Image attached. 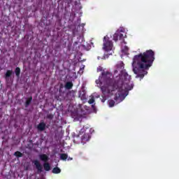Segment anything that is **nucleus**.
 Segmentation results:
<instances>
[{
  "label": "nucleus",
  "instance_id": "22",
  "mask_svg": "<svg viewBox=\"0 0 179 179\" xmlns=\"http://www.w3.org/2000/svg\"><path fill=\"white\" fill-rule=\"evenodd\" d=\"M118 37H119V40H124V34L118 32Z\"/></svg>",
  "mask_w": 179,
  "mask_h": 179
},
{
  "label": "nucleus",
  "instance_id": "19",
  "mask_svg": "<svg viewBox=\"0 0 179 179\" xmlns=\"http://www.w3.org/2000/svg\"><path fill=\"white\" fill-rule=\"evenodd\" d=\"M113 40L115 41H118V40H120L119 39V36H118V33L114 34V35H113Z\"/></svg>",
  "mask_w": 179,
  "mask_h": 179
},
{
  "label": "nucleus",
  "instance_id": "12",
  "mask_svg": "<svg viewBox=\"0 0 179 179\" xmlns=\"http://www.w3.org/2000/svg\"><path fill=\"white\" fill-rule=\"evenodd\" d=\"M40 159L41 160H42V162H48V156H47V155L45 154H43L40 155Z\"/></svg>",
  "mask_w": 179,
  "mask_h": 179
},
{
  "label": "nucleus",
  "instance_id": "2",
  "mask_svg": "<svg viewBox=\"0 0 179 179\" xmlns=\"http://www.w3.org/2000/svg\"><path fill=\"white\" fill-rule=\"evenodd\" d=\"M155 62V52L152 50H146L134 57L133 72L137 75L136 78L143 79L145 75H148V71L153 65Z\"/></svg>",
  "mask_w": 179,
  "mask_h": 179
},
{
  "label": "nucleus",
  "instance_id": "13",
  "mask_svg": "<svg viewBox=\"0 0 179 179\" xmlns=\"http://www.w3.org/2000/svg\"><path fill=\"white\" fill-rule=\"evenodd\" d=\"M52 173H53V174H59V173H61V169L59 167H55L52 169Z\"/></svg>",
  "mask_w": 179,
  "mask_h": 179
},
{
  "label": "nucleus",
  "instance_id": "6",
  "mask_svg": "<svg viewBox=\"0 0 179 179\" xmlns=\"http://www.w3.org/2000/svg\"><path fill=\"white\" fill-rule=\"evenodd\" d=\"M47 125L44 122H40L37 126L38 131H40L41 132H43V131H45V127Z\"/></svg>",
  "mask_w": 179,
  "mask_h": 179
},
{
  "label": "nucleus",
  "instance_id": "9",
  "mask_svg": "<svg viewBox=\"0 0 179 179\" xmlns=\"http://www.w3.org/2000/svg\"><path fill=\"white\" fill-rule=\"evenodd\" d=\"M65 89H67L68 90H71L72 87H73V83L72 82H67L64 85Z\"/></svg>",
  "mask_w": 179,
  "mask_h": 179
},
{
  "label": "nucleus",
  "instance_id": "5",
  "mask_svg": "<svg viewBox=\"0 0 179 179\" xmlns=\"http://www.w3.org/2000/svg\"><path fill=\"white\" fill-rule=\"evenodd\" d=\"M90 138H92V136H90V134L85 133L81 136V143L85 145V143L89 142L90 141Z\"/></svg>",
  "mask_w": 179,
  "mask_h": 179
},
{
  "label": "nucleus",
  "instance_id": "21",
  "mask_svg": "<svg viewBox=\"0 0 179 179\" xmlns=\"http://www.w3.org/2000/svg\"><path fill=\"white\" fill-rule=\"evenodd\" d=\"M46 118H48V120H52V118H54V115H52V114H48L46 115Z\"/></svg>",
  "mask_w": 179,
  "mask_h": 179
},
{
  "label": "nucleus",
  "instance_id": "16",
  "mask_svg": "<svg viewBox=\"0 0 179 179\" xmlns=\"http://www.w3.org/2000/svg\"><path fill=\"white\" fill-rule=\"evenodd\" d=\"M60 159L61 160H66L68 159V155L65 153L61 154Z\"/></svg>",
  "mask_w": 179,
  "mask_h": 179
},
{
  "label": "nucleus",
  "instance_id": "11",
  "mask_svg": "<svg viewBox=\"0 0 179 179\" xmlns=\"http://www.w3.org/2000/svg\"><path fill=\"white\" fill-rule=\"evenodd\" d=\"M31 101H33V96L29 97L25 102V107L27 108L30 106Z\"/></svg>",
  "mask_w": 179,
  "mask_h": 179
},
{
  "label": "nucleus",
  "instance_id": "14",
  "mask_svg": "<svg viewBox=\"0 0 179 179\" xmlns=\"http://www.w3.org/2000/svg\"><path fill=\"white\" fill-rule=\"evenodd\" d=\"M14 156H15V157H23V153L20 151H16L14 152Z\"/></svg>",
  "mask_w": 179,
  "mask_h": 179
},
{
  "label": "nucleus",
  "instance_id": "26",
  "mask_svg": "<svg viewBox=\"0 0 179 179\" xmlns=\"http://www.w3.org/2000/svg\"><path fill=\"white\" fill-rule=\"evenodd\" d=\"M117 72H118L117 70L115 71V73H117Z\"/></svg>",
  "mask_w": 179,
  "mask_h": 179
},
{
  "label": "nucleus",
  "instance_id": "27",
  "mask_svg": "<svg viewBox=\"0 0 179 179\" xmlns=\"http://www.w3.org/2000/svg\"><path fill=\"white\" fill-rule=\"evenodd\" d=\"M92 108H94V105H92Z\"/></svg>",
  "mask_w": 179,
  "mask_h": 179
},
{
  "label": "nucleus",
  "instance_id": "24",
  "mask_svg": "<svg viewBox=\"0 0 179 179\" xmlns=\"http://www.w3.org/2000/svg\"><path fill=\"white\" fill-rule=\"evenodd\" d=\"M106 100H107V97H106V96H102L101 102H102V103H105V102H106Z\"/></svg>",
  "mask_w": 179,
  "mask_h": 179
},
{
  "label": "nucleus",
  "instance_id": "17",
  "mask_svg": "<svg viewBox=\"0 0 179 179\" xmlns=\"http://www.w3.org/2000/svg\"><path fill=\"white\" fill-rule=\"evenodd\" d=\"M108 106L109 107H114V106H115V101L114 100H109Z\"/></svg>",
  "mask_w": 179,
  "mask_h": 179
},
{
  "label": "nucleus",
  "instance_id": "1",
  "mask_svg": "<svg viewBox=\"0 0 179 179\" xmlns=\"http://www.w3.org/2000/svg\"><path fill=\"white\" fill-rule=\"evenodd\" d=\"M128 73H125L124 76L120 74L115 79L112 78L113 74L109 71H103L99 76V79L96 80V85H99L100 89L103 94H110L112 92H118L119 96L122 94L124 92H128V90H132L134 87L129 86V79L128 78Z\"/></svg>",
  "mask_w": 179,
  "mask_h": 179
},
{
  "label": "nucleus",
  "instance_id": "15",
  "mask_svg": "<svg viewBox=\"0 0 179 179\" xmlns=\"http://www.w3.org/2000/svg\"><path fill=\"white\" fill-rule=\"evenodd\" d=\"M15 73L17 78H19L20 76V68L16 67L15 70Z\"/></svg>",
  "mask_w": 179,
  "mask_h": 179
},
{
  "label": "nucleus",
  "instance_id": "7",
  "mask_svg": "<svg viewBox=\"0 0 179 179\" xmlns=\"http://www.w3.org/2000/svg\"><path fill=\"white\" fill-rule=\"evenodd\" d=\"M66 99H67V100H69V101L75 99V91L72 90V91L69 92L66 94Z\"/></svg>",
  "mask_w": 179,
  "mask_h": 179
},
{
  "label": "nucleus",
  "instance_id": "3",
  "mask_svg": "<svg viewBox=\"0 0 179 179\" xmlns=\"http://www.w3.org/2000/svg\"><path fill=\"white\" fill-rule=\"evenodd\" d=\"M113 41L110 40V38L108 36H104L103 37V50L105 51H111L113 50Z\"/></svg>",
  "mask_w": 179,
  "mask_h": 179
},
{
  "label": "nucleus",
  "instance_id": "28",
  "mask_svg": "<svg viewBox=\"0 0 179 179\" xmlns=\"http://www.w3.org/2000/svg\"><path fill=\"white\" fill-rule=\"evenodd\" d=\"M0 83H1V80H0Z\"/></svg>",
  "mask_w": 179,
  "mask_h": 179
},
{
  "label": "nucleus",
  "instance_id": "20",
  "mask_svg": "<svg viewBox=\"0 0 179 179\" xmlns=\"http://www.w3.org/2000/svg\"><path fill=\"white\" fill-rule=\"evenodd\" d=\"M80 97L81 100H86V94H85V93L80 94Z\"/></svg>",
  "mask_w": 179,
  "mask_h": 179
},
{
  "label": "nucleus",
  "instance_id": "25",
  "mask_svg": "<svg viewBox=\"0 0 179 179\" xmlns=\"http://www.w3.org/2000/svg\"><path fill=\"white\" fill-rule=\"evenodd\" d=\"M101 71H103V67L99 66L97 68V72H101Z\"/></svg>",
  "mask_w": 179,
  "mask_h": 179
},
{
  "label": "nucleus",
  "instance_id": "10",
  "mask_svg": "<svg viewBox=\"0 0 179 179\" xmlns=\"http://www.w3.org/2000/svg\"><path fill=\"white\" fill-rule=\"evenodd\" d=\"M43 167L45 171H50L51 170V166H50V164L48 162H45L43 164Z\"/></svg>",
  "mask_w": 179,
  "mask_h": 179
},
{
  "label": "nucleus",
  "instance_id": "8",
  "mask_svg": "<svg viewBox=\"0 0 179 179\" xmlns=\"http://www.w3.org/2000/svg\"><path fill=\"white\" fill-rule=\"evenodd\" d=\"M12 73H13V71L12 70H8L5 74V79L6 80H9V78L12 76Z\"/></svg>",
  "mask_w": 179,
  "mask_h": 179
},
{
  "label": "nucleus",
  "instance_id": "4",
  "mask_svg": "<svg viewBox=\"0 0 179 179\" xmlns=\"http://www.w3.org/2000/svg\"><path fill=\"white\" fill-rule=\"evenodd\" d=\"M32 163L36 166L38 174H40V173H43V165H41V163H40V161L35 159L32 162Z\"/></svg>",
  "mask_w": 179,
  "mask_h": 179
},
{
  "label": "nucleus",
  "instance_id": "18",
  "mask_svg": "<svg viewBox=\"0 0 179 179\" xmlns=\"http://www.w3.org/2000/svg\"><path fill=\"white\" fill-rule=\"evenodd\" d=\"M129 51V48L128 46H124L122 48V52H124V54H127Z\"/></svg>",
  "mask_w": 179,
  "mask_h": 179
},
{
  "label": "nucleus",
  "instance_id": "23",
  "mask_svg": "<svg viewBox=\"0 0 179 179\" xmlns=\"http://www.w3.org/2000/svg\"><path fill=\"white\" fill-rule=\"evenodd\" d=\"M89 104H93L94 103V97L92 96L89 101H88Z\"/></svg>",
  "mask_w": 179,
  "mask_h": 179
}]
</instances>
